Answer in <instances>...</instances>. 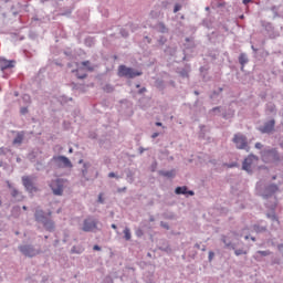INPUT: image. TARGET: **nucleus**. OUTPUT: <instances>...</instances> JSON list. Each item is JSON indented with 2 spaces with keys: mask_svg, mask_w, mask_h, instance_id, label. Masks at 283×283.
Wrapping results in <instances>:
<instances>
[{
  "mask_svg": "<svg viewBox=\"0 0 283 283\" xmlns=\"http://www.w3.org/2000/svg\"><path fill=\"white\" fill-rule=\"evenodd\" d=\"M118 76L125 77V78H136V76H143V72L140 71H135L132 67H127L125 65H119L118 66Z\"/></svg>",
  "mask_w": 283,
  "mask_h": 283,
  "instance_id": "nucleus-1",
  "label": "nucleus"
},
{
  "mask_svg": "<svg viewBox=\"0 0 283 283\" xmlns=\"http://www.w3.org/2000/svg\"><path fill=\"white\" fill-rule=\"evenodd\" d=\"M232 142L234 143L237 149H247V147H249L247 137L242 134H235Z\"/></svg>",
  "mask_w": 283,
  "mask_h": 283,
  "instance_id": "nucleus-2",
  "label": "nucleus"
},
{
  "mask_svg": "<svg viewBox=\"0 0 283 283\" xmlns=\"http://www.w3.org/2000/svg\"><path fill=\"white\" fill-rule=\"evenodd\" d=\"M255 163H258V157L249 156L248 158L244 159L242 169L244 171H248V174H251V171H253V167L255 166Z\"/></svg>",
  "mask_w": 283,
  "mask_h": 283,
  "instance_id": "nucleus-3",
  "label": "nucleus"
},
{
  "mask_svg": "<svg viewBox=\"0 0 283 283\" xmlns=\"http://www.w3.org/2000/svg\"><path fill=\"white\" fill-rule=\"evenodd\" d=\"M50 187H51L54 196H63V180L62 179L53 180L50 184Z\"/></svg>",
  "mask_w": 283,
  "mask_h": 283,
  "instance_id": "nucleus-4",
  "label": "nucleus"
},
{
  "mask_svg": "<svg viewBox=\"0 0 283 283\" xmlns=\"http://www.w3.org/2000/svg\"><path fill=\"white\" fill-rule=\"evenodd\" d=\"M97 224H98V221L92 218H87L84 220L82 230L85 231L86 233H90L92 231H95V229H97Z\"/></svg>",
  "mask_w": 283,
  "mask_h": 283,
  "instance_id": "nucleus-5",
  "label": "nucleus"
},
{
  "mask_svg": "<svg viewBox=\"0 0 283 283\" xmlns=\"http://www.w3.org/2000/svg\"><path fill=\"white\" fill-rule=\"evenodd\" d=\"M54 163L59 165V167H72V161L65 156H55L53 157Z\"/></svg>",
  "mask_w": 283,
  "mask_h": 283,
  "instance_id": "nucleus-6",
  "label": "nucleus"
},
{
  "mask_svg": "<svg viewBox=\"0 0 283 283\" xmlns=\"http://www.w3.org/2000/svg\"><path fill=\"white\" fill-rule=\"evenodd\" d=\"M233 235H235V232H231L228 235H222L221 237V242H223L226 249L235 250V244H233V242H231V238H233Z\"/></svg>",
  "mask_w": 283,
  "mask_h": 283,
  "instance_id": "nucleus-7",
  "label": "nucleus"
},
{
  "mask_svg": "<svg viewBox=\"0 0 283 283\" xmlns=\"http://www.w3.org/2000/svg\"><path fill=\"white\" fill-rule=\"evenodd\" d=\"M21 253H23V255H25L27 258H34V255H36V250H34V248H32V245H21L20 248Z\"/></svg>",
  "mask_w": 283,
  "mask_h": 283,
  "instance_id": "nucleus-8",
  "label": "nucleus"
},
{
  "mask_svg": "<svg viewBox=\"0 0 283 283\" xmlns=\"http://www.w3.org/2000/svg\"><path fill=\"white\" fill-rule=\"evenodd\" d=\"M22 185L28 191H38L36 187H34V184L32 182V178L29 176L22 177Z\"/></svg>",
  "mask_w": 283,
  "mask_h": 283,
  "instance_id": "nucleus-9",
  "label": "nucleus"
},
{
  "mask_svg": "<svg viewBox=\"0 0 283 283\" xmlns=\"http://www.w3.org/2000/svg\"><path fill=\"white\" fill-rule=\"evenodd\" d=\"M275 129V120L271 119L270 122L265 123L264 126L261 128L263 134H271Z\"/></svg>",
  "mask_w": 283,
  "mask_h": 283,
  "instance_id": "nucleus-10",
  "label": "nucleus"
},
{
  "mask_svg": "<svg viewBox=\"0 0 283 283\" xmlns=\"http://www.w3.org/2000/svg\"><path fill=\"white\" fill-rule=\"evenodd\" d=\"M11 67H14V61L0 59V70L3 72L4 70H10Z\"/></svg>",
  "mask_w": 283,
  "mask_h": 283,
  "instance_id": "nucleus-11",
  "label": "nucleus"
},
{
  "mask_svg": "<svg viewBox=\"0 0 283 283\" xmlns=\"http://www.w3.org/2000/svg\"><path fill=\"white\" fill-rule=\"evenodd\" d=\"M175 193H177V196H187V193H188V196H195V192H193V190H189V191H187V186H182V187H177L176 189H175Z\"/></svg>",
  "mask_w": 283,
  "mask_h": 283,
  "instance_id": "nucleus-12",
  "label": "nucleus"
},
{
  "mask_svg": "<svg viewBox=\"0 0 283 283\" xmlns=\"http://www.w3.org/2000/svg\"><path fill=\"white\" fill-rule=\"evenodd\" d=\"M35 220L36 222H45V220H48V218H45V212H43V210H36L35 211Z\"/></svg>",
  "mask_w": 283,
  "mask_h": 283,
  "instance_id": "nucleus-13",
  "label": "nucleus"
},
{
  "mask_svg": "<svg viewBox=\"0 0 283 283\" xmlns=\"http://www.w3.org/2000/svg\"><path fill=\"white\" fill-rule=\"evenodd\" d=\"M42 224H44L46 231H54V221L46 219L44 222H42Z\"/></svg>",
  "mask_w": 283,
  "mask_h": 283,
  "instance_id": "nucleus-14",
  "label": "nucleus"
},
{
  "mask_svg": "<svg viewBox=\"0 0 283 283\" xmlns=\"http://www.w3.org/2000/svg\"><path fill=\"white\" fill-rule=\"evenodd\" d=\"M239 63L242 65V67H244V65H247V63H249V59L247 57V54H244V53L240 54Z\"/></svg>",
  "mask_w": 283,
  "mask_h": 283,
  "instance_id": "nucleus-15",
  "label": "nucleus"
},
{
  "mask_svg": "<svg viewBox=\"0 0 283 283\" xmlns=\"http://www.w3.org/2000/svg\"><path fill=\"white\" fill-rule=\"evenodd\" d=\"M23 133H19L18 135H17V137L14 138V140H13V143L15 144V145H21L22 143H23Z\"/></svg>",
  "mask_w": 283,
  "mask_h": 283,
  "instance_id": "nucleus-16",
  "label": "nucleus"
},
{
  "mask_svg": "<svg viewBox=\"0 0 283 283\" xmlns=\"http://www.w3.org/2000/svg\"><path fill=\"white\" fill-rule=\"evenodd\" d=\"M83 67H86L88 72H94V66H92V63L90 61L82 62Z\"/></svg>",
  "mask_w": 283,
  "mask_h": 283,
  "instance_id": "nucleus-17",
  "label": "nucleus"
},
{
  "mask_svg": "<svg viewBox=\"0 0 283 283\" xmlns=\"http://www.w3.org/2000/svg\"><path fill=\"white\" fill-rule=\"evenodd\" d=\"M124 238L127 241L132 240V231L129 230V228L124 229Z\"/></svg>",
  "mask_w": 283,
  "mask_h": 283,
  "instance_id": "nucleus-18",
  "label": "nucleus"
},
{
  "mask_svg": "<svg viewBox=\"0 0 283 283\" xmlns=\"http://www.w3.org/2000/svg\"><path fill=\"white\" fill-rule=\"evenodd\" d=\"M247 250H243V249H237L235 250V247H234V254L237 255V256H239V255H247Z\"/></svg>",
  "mask_w": 283,
  "mask_h": 283,
  "instance_id": "nucleus-19",
  "label": "nucleus"
},
{
  "mask_svg": "<svg viewBox=\"0 0 283 283\" xmlns=\"http://www.w3.org/2000/svg\"><path fill=\"white\" fill-rule=\"evenodd\" d=\"M84 249L83 248H77V247H73L71 249V253H76L77 255H80V253H83Z\"/></svg>",
  "mask_w": 283,
  "mask_h": 283,
  "instance_id": "nucleus-20",
  "label": "nucleus"
},
{
  "mask_svg": "<svg viewBox=\"0 0 283 283\" xmlns=\"http://www.w3.org/2000/svg\"><path fill=\"white\" fill-rule=\"evenodd\" d=\"M277 185H270L268 187V191H270L271 193H275V191H277Z\"/></svg>",
  "mask_w": 283,
  "mask_h": 283,
  "instance_id": "nucleus-21",
  "label": "nucleus"
},
{
  "mask_svg": "<svg viewBox=\"0 0 283 283\" xmlns=\"http://www.w3.org/2000/svg\"><path fill=\"white\" fill-rule=\"evenodd\" d=\"M163 176H166L167 178H174V176H176V174L172 170V171L163 172Z\"/></svg>",
  "mask_w": 283,
  "mask_h": 283,
  "instance_id": "nucleus-22",
  "label": "nucleus"
},
{
  "mask_svg": "<svg viewBox=\"0 0 283 283\" xmlns=\"http://www.w3.org/2000/svg\"><path fill=\"white\" fill-rule=\"evenodd\" d=\"M80 71H81V70H77V71H76V76H77V78H86V77H87V74H86V73L80 74V73H78Z\"/></svg>",
  "mask_w": 283,
  "mask_h": 283,
  "instance_id": "nucleus-23",
  "label": "nucleus"
},
{
  "mask_svg": "<svg viewBox=\"0 0 283 283\" xmlns=\"http://www.w3.org/2000/svg\"><path fill=\"white\" fill-rule=\"evenodd\" d=\"M11 196L12 198H17L19 196V190H17L15 188H12Z\"/></svg>",
  "mask_w": 283,
  "mask_h": 283,
  "instance_id": "nucleus-24",
  "label": "nucleus"
},
{
  "mask_svg": "<svg viewBox=\"0 0 283 283\" xmlns=\"http://www.w3.org/2000/svg\"><path fill=\"white\" fill-rule=\"evenodd\" d=\"M259 255H263L266 258V255H271V251H258Z\"/></svg>",
  "mask_w": 283,
  "mask_h": 283,
  "instance_id": "nucleus-25",
  "label": "nucleus"
},
{
  "mask_svg": "<svg viewBox=\"0 0 283 283\" xmlns=\"http://www.w3.org/2000/svg\"><path fill=\"white\" fill-rule=\"evenodd\" d=\"M158 27H159L161 32H167V27H165L164 23H159Z\"/></svg>",
  "mask_w": 283,
  "mask_h": 283,
  "instance_id": "nucleus-26",
  "label": "nucleus"
},
{
  "mask_svg": "<svg viewBox=\"0 0 283 283\" xmlns=\"http://www.w3.org/2000/svg\"><path fill=\"white\" fill-rule=\"evenodd\" d=\"M181 8H182V6L176 4L175 8H174V12H175V13H176V12H180Z\"/></svg>",
  "mask_w": 283,
  "mask_h": 283,
  "instance_id": "nucleus-27",
  "label": "nucleus"
},
{
  "mask_svg": "<svg viewBox=\"0 0 283 283\" xmlns=\"http://www.w3.org/2000/svg\"><path fill=\"white\" fill-rule=\"evenodd\" d=\"M98 202H99L101 205H103V202H105V199H103V193H99V195H98Z\"/></svg>",
  "mask_w": 283,
  "mask_h": 283,
  "instance_id": "nucleus-28",
  "label": "nucleus"
},
{
  "mask_svg": "<svg viewBox=\"0 0 283 283\" xmlns=\"http://www.w3.org/2000/svg\"><path fill=\"white\" fill-rule=\"evenodd\" d=\"M216 256V253H213V251L209 252V262H211V260H213V258Z\"/></svg>",
  "mask_w": 283,
  "mask_h": 283,
  "instance_id": "nucleus-29",
  "label": "nucleus"
},
{
  "mask_svg": "<svg viewBox=\"0 0 283 283\" xmlns=\"http://www.w3.org/2000/svg\"><path fill=\"white\" fill-rule=\"evenodd\" d=\"M268 154H273L274 156H277V150L276 149H272V150H269Z\"/></svg>",
  "mask_w": 283,
  "mask_h": 283,
  "instance_id": "nucleus-30",
  "label": "nucleus"
},
{
  "mask_svg": "<svg viewBox=\"0 0 283 283\" xmlns=\"http://www.w3.org/2000/svg\"><path fill=\"white\" fill-rule=\"evenodd\" d=\"M255 148H256V149H262V144L256 143V144H255Z\"/></svg>",
  "mask_w": 283,
  "mask_h": 283,
  "instance_id": "nucleus-31",
  "label": "nucleus"
},
{
  "mask_svg": "<svg viewBox=\"0 0 283 283\" xmlns=\"http://www.w3.org/2000/svg\"><path fill=\"white\" fill-rule=\"evenodd\" d=\"M108 178H116V174L109 172V174H108Z\"/></svg>",
  "mask_w": 283,
  "mask_h": 283,
  "instance_id": "nucleus-32",
  "label": "nucleus"
},
{
  "mask_svg": "<svg viewBox=\"0 0 283 283\" xmlns=\"http://www.w3.org/2000/svg\"><path fill=\"white\" fill-rule=\"evenodd\" d=\"M158 136H160V134L154 133V134L151 135V138H158Z\"/></svg>",
  "mask_w": 283,
  "mask_h": 283,
  "instance_id": "nucleus-33",
  "label": "nucleus"
},
{
  "mask_svg": "<svg viewBox=\"0 0 283 283\" xmlns=\"http://www.w3.org/2000/svg\"><path fill=\"white\" fill-rule=\"evenodd\" d=\"M93 250H94V251H101V248H99L98 245H94V247H93Z\"/></svg>",
  "mask_w": 283,
  "mask_h": 283,
  "instance_id": "nucleus-34",
  "label": "nucleus"
},
{
  "mask_svg": "<svg viewBox=\"0 0 283 283\" xmlns=\"http://www.w3.org/2000/svg\"><path fill=\"white\" fill-rule=\"evenodd\" d=\"M21 114H28V108H22Z\"/></svg>",
  "mask_w": 283,
  "mask_h": 283,
  "instance_id": "nucleus-35",
  "label": "nucleus"
},
{
  "mask_svg": "<svg viewBox=\"0 0 283 283\" xmlns=\"http://www.w3.org/2000/svg\"><path fill=\"white\" fill-rule=\"evenodd\" d=\"M143 92H147V88L143 87L142 90H139V94H143Z\"/></svg>",
  "mask_w": 283,
  "mask_h": 283,
  "instance_id": "nucleus-36",
  "label": "nucleus"
},
{
  "mask_svg": "<svg viewBox=\"0 0 283 283\" xmlns=\"http://www.w3.org/2000/svg\"><path fill=\"white\" fill-rule=\"evenodd\" d=\"M244 6H247L248 3H251V0H243Z\"/></svg>",
  "mask_w": 283,
  "mask_h": 283,
  "instance_id": "nucleus-37",
  "label": "nucleus"
},
{
  "mask_svg": "<svg viewBox=\"0 0 283 283\" xmlns=\"http://www.w3.org/2000/svg\"><path fill=\"white\" fill-rule=\"evenodd\" d=\"M156 126H157V127H163V123L157 122V123H156Z\"/></svg>",
  "mask_w": 283,
  "mask_h": 283,
  "instance_id": "nucleus-38",
  "label": "nucleus"
},
{
  "mask_svg": "<svg viewBox=\"0 0 283 283\" xmlns=\"http://www.w3.org/2000/svg\"><path fill=\"white\" fill-rule=\"evenodd\" d=\"M74 153V149L73 148H70L69 149V154H73Z\"/></svg>",
  "mask_w": 283,
  "mask_h": 283,
  "instance_id": "nucleus-39",
  "label": "nucleus"
},
{
  "mask_svg": "<svg viewBox=\"0 0 283 283\" xmlns=\"http://www.w3.org/2000/svg\"><path fill=\"white\" fill-rule=\"evenodd\" d=\"M254 230L256 231H261L260 228L258 226H254Z\"/></svg>",
  "mask_w": 283,
  "mask_h": 283,
  "instance_id": "nucleus-40",
  "label": "nucleus"
},
{
  "mask_svg": "<svg viewBox=\"0 0 283 283\" xmlns=\"http://www.w3.org/2000/svg\"><path fill=\"white\" fill-rule=\"evenodd\" d=\"M9 189H12V184L8 182Z\"/></svg>",
  "mask_w": 283,
  "mask_h": 283,
  "instance_id": "nucleus-41",
  "label": "nucleus"
},
{
  "mask_svg": "<svg viewBox=\"0 0 283 283\" xmlns=\"http://www.w3.org/2000/svg\"><path fill=\"white\" fill-rule=\"evenodd\" d=\"M112 229H117L115 223L112 224Z\"/></svg>",
  "mask_w": 283,
  "mask_h": 283,
  "instance_id": "nucleus-42",
  "label": "nucleus"
},
{
  "mask_svg": "<svg viewBox=\"0 0 283 283\" xmlns=\"http://www.w3.org/2000/svg\"><path fill=\"white\" fill-rule=\"evenodd\" d=\"M24 211H28V207H25V206H23V208H22Z\"/></svg>",
  "mask_w": 283,
  "mask_h": 283,
  "instance_id": "nucleus-43",
  "label": "nucleus"
},
{
  "mask_svg": "<svg viewBox=\"0 0 283 283\" xmlns=\"http://www.w3.org/2000/svg\"><path fill=\"white\" fill-rule=\"evenodd\" d=\"M125 189H127V188L118 189V191H125Z\"/></svg>",
  "mask_w": 283,
  "mask_h": 283,
  "instance_id": "nucleus-44",
  "label": "nucleus"
},
{
  "mask_svg": "<svg viewBox=\"0 0 283 283\" xmlns=\"http://www.w3.org/2000/svg\"><path fill=\"white\" fill-rule=\"evenodd\" d=\"M251 240H252V242H255V238L252 237Z\"/></svg>",
  "mask_w": 283,
  "mask_h": 283,
  "instance_id": "nucleus-45",
  "label": "nucleus"
},
{
  "mask_svg": "<svg viewBox=\"0 0 283 283\" xmlns=\"http://www.w3.org/2000/svg\"><path fill=\"white\" fill-rule=\"evenodd\" d=\"M261 231H266V229L265 228H261Z\"/></svg>",
  "mask_w": 283,
  "mask_h": 283,
  "instance_id": "nucleus-46",
  "label": "nucleus"
},
{
  "mask_svg": "<svg viewBox=\"0 0 283 283\" xmlns=\"http://www.w3.org/2000/svg\"><path fill=\"white\" fill-rule=\"evenodd\" d=\"M140 233H142V232H140V230H139V231H137V235H140Z\"/></svg>",
  "mask_w": 283,
  "mask_h": 283,
  "instance_id": "nucleus-47",
  "label": "nucleus"
},
{
  "mask_svg": "<svg viewBox=\"0 0 283 283\" xmlns=\"http://www.w3.org/2000/svg\"><path fill=\"white\" fill-rule=\"evenodd\" d=\"M244 239H245V240H249V235H245Z\"/></svg>",
  "mask_w": 283,
  "mask_h": 283,
  "instance_id": "nucleus-48",
  "label": "nucleus"
},
{
  "mask_svg": "<svg viewBox=\"0 0 283 283\" xmlns=\"http://www.w3.org/2000/svg\"><path fill=\"white\" fill-rule=\"evenodd\" d=\"M2 165H3V163H2V161H0V167H2Z\"/></svg>",
  "mask_w": 283,
  "mask_h": 283,
  "instance_id": "nucleus-49",
  "label": "nucleus"
},
{
  "mask_svg": "<svg viewBox=\"0 0 283 283\" xmlns=\"http://www.w3.org/2000/svg\"><path fill=\"white\" fill-rule=\"evenodd\" d=\"M196 247H197V249H200V245H199V244H197Z\"/></svg>",
  "mask_w": 283,
  "mask_h": 283,
  "instance_id": "nucleus-50",
  "label": "nucleus"
},
{
  "mask_svg": "<svg viewBox=\"0 0 283 283\" xmlns=\"http://www.w3.org/2000/svg\"><path fill=\"white\" fill-rule=\"evenodd\" d=\"M136 87H140V84H137Z\"/></svg>",
  "mask_w": 283,
  "mask_h": 283,
  "instance_id": "nucleus-51",
  "label": "nucleus"
},
{
  "mask_svg": "<svg viewBox=\"0 0 283 283\" xmlns=\"http://www.w3.org/2000/svg\"><path fill=\"white\" fill-rule=\"evenodd\" d=\"M0 206H1V200H0Z\"/></svg>",
  "mask_w": 283,
  "mask_h": 283,
  "instance_id": "nucleus-52",
  "label": "nucleus"
}]
</instances>
